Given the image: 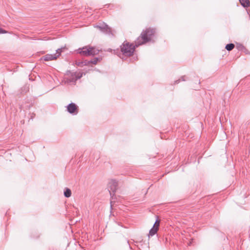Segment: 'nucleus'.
Listing matches in <instances>:
<instances>
[{"instance_id": "f257e3e1", "label": "nucleus", "mask_w": 250, "mask_h": 250, "mask_svg": "<svg viewBox=\"0 0 250 250\" xmlns=\"http://www.w3.org/2000/svg\"><path fill=\"white\" fill-rule=\"evenodd\" d=\"M155 33V29L147 28L146 30H143L141 35L136 39L135 42V45L128 42H124L120 46L122 55L125 56H132L136 47L150 41Z\"/></svg>"}, {"instance_id": "f03ea898", "label": "nucleus", "mask_w": 250, "mask_h": 250, "mask_svg": "<svg viewBox=\"0 0 250 250\" xmlns=\"http://www.w3.org/2000/svg\"><path fill=\"white\" fill-rule=\"evenodd\" d=\"M77 53L85 56H94L98 54L100 50L94 47L85 46L77 50Z\"/></svg>"}, {"instance_id": "7ed1b4c3", "label": "nucleus", "mask_w": 250, "mask_h": 250, "mask_svg": "<svg viewBox=\"0 0 250 250\" xmlns=\"http://www.w3.org/2000/svg\"><path fill=\"white\" fill-rule=\"evenodd\" d=\"M118 182L114 179L110 180L108 184V190L111 196L110 207L112 208L114 199L115 193L118 188Z\"/></svg>"}, {"instance_id": "20e7f679", "label": "nucleus", "mask_w": 250, "mask_h": 250, "mask_svg": "<svg viewBox=\"0 0 250 250\" xmlns=\"http://www.w3.org/2000/svg\"><path fill=\"white\" fill-rule=\"evenodd\" d=\"M64 48H59L56 50V53L54 54H46L42 58L45 61H49L53 60H56L60 55Z\"/></svg>"}, {"instance_id": "39448f33", "label": "nucleus", "mask_w": 250, "mask_h": 250, "mask_svg": "<svg viewBox=\"0 0 250 250\" xmlns=\"http://www.w3.org/2000/svg\"><path fill=\"white\" fill-rule=\"evenodd\" d=\"M66 107L67 111L70 114L77 115L79 112V107L75 103H71Z\"/></svg>"}, {"instance_id": "423d86ee", "label": "nucleus", "mask_w": 250, "mask_h": 250, "mask_svg": "<svg viewBox=\"0 0 250 250\" xmlns=\"http://www.w3.org/2000/svg\"><path fill=\"white\" fill-rule=\"evenodd\" d=\"M96 27L106 34H109L111 32V29L107 24H103L102 25H97Z\"/></svg>"}, {"instance_id": "0eeeda50", "label": "nucleus", "mask_w": 250, "mask_h": 250, "mask_svg": "<svg viewBox=\"0 0 250 250\" xmlns=\"http://www.w3.org/2000/svg\"><path fill=\"white\" fill-rule=\"evenodd\" d=\"M239 1L244 7H248L250 6V2L249 0H239Z\"/></svg>"}, {"instance_id": "6e6552de", "label": "nucleus", "mask_w": 250, "mask_h": 250, "mask_svg": "<svg viewBox=\"0 0 250 250\" xmlns=\"http://www.w3.org/2000/svg\"><path fill=\"white\" fill-rule=\"evenodd\" d=\"M158 230V229L157 227H153L149 230L148 236H152L154 235L157 233Z\"/></svg>"}, {"instance_id": "1a4fd4ad", "label": "nucleus", "mask_w": 250, "mask_h": 250, "mask_svg": "<svg viewBox=\"0 0 250 250\" xmlns=\"http://www.w3.org/2000/svg\"><path fill=\"white\" fill-rule=\"evenodd\" d=\"M64 195L65 197H70L71 195V191L68 188H65L64 190Z\"/></svg>"}, {"instance_id": "9d476101", "label": "nucleus", "mask_w": 250, "mask_h": 250, "mask_svg": "<svg viewBox=\"0 0 250 250\" xmlns=\"http://www.w3.org/2000/svg\"><path fill=\"white\" fill-rule=\"evenodd\" d=\"M235 47V45L233 43H229L226 45L225 48L229 51L232 50Z\"/></svg>"}, {"instance_id": "9b49d317", "label": "nucleus", "mask_w": 250, "mask_h": 250, "mask_svg": "<svg viewBox=\"0 0 250 250\" xmlns=\"http://www.w3.org/2000/svg\"><path fill=\"white\" fill-rule=\"evenodd\" d=\"M101 58L96 57L89 61V62H90L91 64H96L98 62L101 61Z\"/></svg>"}, {"instance_id": "f8f14e48", "label": "nucleus", "mask_w": 250, "mask_h": 250, "mask_svg": "<svg viewBox=\"0 0 250 250\" xmlns=\"http://www.w3.org/2000/svg\"><path fill=\"white\" fill-rule=\"evenodd\" d=\"M185 80L184 79V76H183L180 79L175 81L174 82V84H178V83H179L181 81H185Z\"/></svg>"}, {"instance_id": "ddd939ff", "label": "nucleus", "mask_w": 250, "mask_h": 250, "mask_svg": "<svg viewBox=\"0 0 250 250\" xmlns=\"http://www.w3.org/2000/svg\"><path fill=\"white\" fill-rule=\"evenodd\" d=\"M82 77V75L80 76H75V78H73L72 79V80L70 81V82H76L78 79H80Z\"/></svg>"}, {"instance_id": "4468645a", "label": "nucleus", "mask_w": 250, "mask_h": 250, "mask_svg": "<svg viewBox=\"0 0 250 250\" xmlns=\"http://www.w3.org/2000/svg\"><path fill=\"white\" fill-rule=\"evenodd\" d=\"M159 224H160V222L158 219H157L156 221H155L154 224L153 225V227H157L158 229H159Z\"/></svg>"}, {"instance_id": "2eb2a0df", "label": "nucleus", "mask_w": 250, "mask_h": 250, "mask_svg": "<svg viewBox=\"0 0 250 250\" xmlns=\"http://www.w3.org/2000/svg\"><path fill=\"white\" fill-rule=\"evenodd\" d=\"M82 62H83V66L89 65L91 64L90 62H89V61L85 60Z\"/></svg>"}, {"instance_id": "dca6fc26", "label": "nucleus", "mask_w": 250, "mask_h": 250, "mask_svg": "<svg viewBox=\"0 0 250 250\" xmlns=\"http://www.w3.org/2000/svg\"><path fill=\"white\" fill-rule=\"evenodd\" d=\"M8 32L0 27V34L7 33Z\"/></svg>"}, {"instance_id": "f3484780", "label": "nucleus", "mask_w": 250, "mask_h": 250, "mask_svg": "<svg viewBox=\"0 0 250 250\" xmlns=\"http://www.w3.org/2000/svg\"><path fill=\"white\" fill-rule=\"evenodd\" d=\"M83 62H79L76 63V64L79 66H83Z\"/></svg>"}, {"instance_id": "a211bd4d", "label": "nucleus", "mask_w": 250, "mask_h": 250, "mask_svg": "<svg viewBox=\"0 0 250 250\" xmlns=\"http://www.w3.org/2000/svg\"><path fill=\"white\" fill-rule=\"evenodd\" d=\"M237 47L239 49H241L244 47V46L241 44H238Z\"/></svg>"}]
</instances>
